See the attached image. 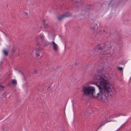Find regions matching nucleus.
Listing matches in <instances>:
<instances>
[{"label":"nucleus","mask_w":131,"mask_h":131,"mask_svg":"<svg viewBox=\"0 0 131 131\" xmlns=\"http://www.w3.org/2000/svg\"><path fill=\"white\" fill-rule=\"evenodd\" d=\"M102 70H97L98 75H95L94 77L96 79L99 80L100 84H96L99 89V92L96 95L94 94L95 89L93 86H84L82 90L84 95H91L93 97H97L102 101H106L108 97L111 96L113 94L114 90L105 75L102 74Z\"/></svg>","instance_id":"f257e3e1"},{"label":"nucleus","mask_w":131,"mask_h":131,"mask_svg":"<svg viewBox=\"0 0 131 131\" xmlns=\"http://www.w3.org/2000/svg\"><path fill=\"white\" fill-rule=\"evenodd\" d=\"M111 47V46H109L105 44H102L99 45L96 47L95 48L93 49L94 52H96V49L98 48V52L100 53H101V54H102L105 55L106 54H107V56L105 55L106 57H108L111 54V53H108L109 50H108L109 48H110Z\"/></svg>","instance_id":"f03ea898"},{"label":"nucleus","mask_w":131,"mask_h":131,"mask_svg":"<svg viewBox=\"0 0 131 131\" xmlns=\"http://www.w3.org/2000/svg\"><path fill=\"white\" fill-rule=\"evenodd\" d=\"M71 15V14L70 13H67L62 15L58 17V19L59 20H60L64 17H68Z\"/></svg>","instance_id":"7ed1b4c3"},{"label":"nucleus","mask_w":131,"mask_h":131,"mask_svg":"<svg viewBox=\"0 0 131 131\" xmlns=\"http://www.w3.org/2000/svg\"><path fill=\"white\" fill-rule=\"evenodd\" d=\"M49 44L51 45H53V49L55 51H57L58 50V46L57 44L55 43L54 41H52L51 42H50L49 43Z\"/></svg>","instance_id":"20e7f679"},{"label":"nucleus","mask_w":131,"mask_h":131,"mask_svg":"<svg viewBox=\"0 0 131 131\" xmlns=\"http://www.w3.org/2000/svg\"><path fill=\"white\" fill-rule=\"evenodd\" d=\"M108 121L107 119H105V120L103 121L101 123L100 126L98 127L97 129H99L102 126L104 125L106 123L112 121Z\"/></svg>","instance_id":"39448f33"},{"label":"nucleus","mask_w":131,"mask_h":131,"mask_svg":"<svg viewBox=\"0 0 131 131\" xmlns=\"http://www.w3.org/2000/svg\"><path fill=\"white\" fill-rule=\"evenodd\" d=\"M35 53L36 57L39 58L40 56V53L41 52V50L39 49H35Z\"/></svg>","instance_id":"423d86ee"},{"label":"nucleus","mask_w":131,"mask_h":131,"mask_svg":"<svg viewBox=\"0 0 131 131\" xmlns=\"http://www.w3.org/2000/svg\"><path fill=\"white\" fill-rule=\"evenodd\" d=\"M8 51L6 50V49H4L3 50V53L5 56L7 55L8 54Z\"/></svg>","instance_id":"0eeeda50"},{"label":"nucleus","mask_w":131,"mask_h":131,"mask_svg":"<svg viewBox=\"0 0 131 131\" xmlns=\"http://www.w3.org/2000/svg\"><path fill=\"white\" fill-rule=\"evenodd\" d=\"M12 82L14 84H17V81L16 80H12Z\"/></svg>","instance_id":"6e6552de"},{"label":"nucleus","mask_w":131,"mask_h":131,"mask_svg":"<svg viewBox=\"0 0 131 131\" xmlns=\"http://www.w3.org/2000/svg\"><path fill=\"white\" fill-rule=\"evenodd\" d=\"M44 35L42 34H41L40 35V38L41 39L43 40L44 38Z\"/></svg>","instance_id":"1a4fd4ad"},{"label":"nucleus","mask_w":131,"mask_h":131,"mask_svg":"<svg viewBox=\"0 0 131 131\" xmlns=\"http://www.w3.org/2000/svg\"><path fill=\"white\" fill-rule=\"evenodd\" d=\"M117 68L118 70L120 71H121L123 70V68L122 67H118Z\"/></svg>","instance_id":"9d476101"},{"label":"nucleus","mask_w":131,"mask_h":131,"mask_svg":"<svg viewBox=\"0 0 131 131\" xmlns=\"http://www.w3.org/2000/svg\"><path fill=\"white\" fill-rule=\"evenodd\" d=\"M4 87L3 86L0 85V90L1 91L3 90Z\"/></svg>","instance_id":"9b49d317"},{"label":"nucleus","mask_w":131,"mask_h":131,"mask_svg":"<svg viewBox=\"0 0 131 131\" xmlns=\"http://www.w3.org/2000/svg\"><path fill=\"white\" fill-rule=\"evenodd\" d=\"M90 5H86V7L88 8V9H89V7H90Z\"/></svg>","instance_id":"f8f14e48"},{"label":"nucleus","mask_w":131,"mask_h":131,"mask_svg":"<svg viewBox=\"0 0 131 131\" xmlns=\"http://www.w3.org/2000/svg\"><path fill=\"white\" fill-rule=\"evenodd\" d=\"M15 51V49L14 48H13L12 49V53H13Z\"/></svg>","instance_id":"ddd939ff"},{"label":"nucleus","mask_w":131,"mask_h":131,"mask_svg":"<svg viewBox=\"0 0 131 131\" xmlns=\"http://www.w3.org/2000/svg\"><path fill=\"white\" fill-rule=\"evenodd\" d=\"M43 24H44V25H46V24L44 23V22H45V20H43Z\"/></svg>","instance_id":"4468645a"},{"label":"nucleus","mask_w":131,"mask_h":131,"mask_svg":"<svg viewBox=\"0 0 131 131\" xmlns=\"http://www.w3.org/2000/svg\"><path fill=\"white\" fill-rule=\"evenodd\" d=\"M8 85L9 86H10V83H9L8 84Z\"/></svg>","instance_id":"2eb2a0df"},{"label":"nucleus","mask_w":131,"mask_h":131,"mask_svg":"<svg viewBox=\"0 0 131 131\" xmlns=\"http://www.w3.org/2000/svg\"><path fill=\"white\" fill-rule=\"evenodd\" d=\"M34 72H35V73H37V71H35Z\"/></svg>","instance_id":"dca6fc26"},{"label":"nucleus","mask_w":131,"mask_h":131,"mask_svg":"<svg viewBox=\"0 0 131 131\" xmlns=\"http://www.w3.org/2000/svg\"><path fill=\"white\" fill-rule=\"evenodd\" d=\"M91 52H92V51H91L90 52V53L91 54H93V53H91Z\"/></svg>","instance_id":"f3484780"},{"label":"nucleus","mask_w":131,"mask_h":131,"mask_svg":"<svg viewBox=\"0 0 131 131\" xmlns=\"http://www.w3.org/2000/svg\"><path fill=\"white\" fill-rule=\"evenodd\" d=\"M92 28L93 29H94L95 28V27H93Z\"/></svg>","instance_id":"a211bd4d"},{"label":"nucleus","mask_w":131,"mask_h":131,"mask_svg":"<svg viewBox=\"0 0 131 131\" xmlns=\"http://www.w3.org/2000/svg\"><path fill=\"white\" fill-rule=\"evenodd\" d=\"M76 2H77V3H78V2H79L78 1H77Z\"/></svg>","instance_id":"6ab92c4d"},{"label":"nucleus","mask_w":131,"mask_h":131,"mask_svg":"<svg viewBox=\"0 0 131 131\" xmlns=\"http://www.w3.org/2000/svg\"><path fill=\"white\" fill-rule=\"evenodd\" d=\"M26 15H28V14L27 13H26Z\"/></svg>","instance_id":"aec40b11"},{"label":"nucleus","mask_w":131,"mask_h":131,"mask_svg":"<svg viewBox=\"0 0 131 131\" xmlns=\"http://www.w3.org/2000/svg\"><path fill=\"white\" fill-rule=\"evenodd\" d=\"M37 45H38H38H39V43H38L37 44Z\"/></svg>","instance_id":"412c9836"},{"label":"nucleus","mask_w":131,"mask_h":131,"mask_svg":"<svg viewBox=\"0 0 131 131\" xmlns=\"http://www.w3.org/2000/svg\"><path fill=\"white\" fill-rule=\"evenodd\" d=\"M81 114H82V115H83V113H81Z\"/></svg>","instance_id":"4be33fe9"},{"label":"nucleus","mask_w":131,"mask_h":131,"mask_svg":"<svg viewBox=\"0 0 131 131\" xmlns=\"http://www.w3.org/2000/svg\"><path fill=\"white\" fill-rule=\"evenodd\" d=\"M46 27H47L46 26H45V28H46Z\"/></svg>","instance_id":"5701e85b"},{"label":"nucleus","mask_w":131,"mask_h":131,"mask_svg":"<svg viewBox=\"0 0 131 131\" xmlns=\"http://www.w3.org/2000/svg\"><path fill=\"white\" fill-rule=\"evenodd\" d=\"M103 31H104V32H105V30H104Z\"/></svg>","instance_id":"b1692460"},{"label":"nucleus","mask_w":131,"mask_h":131,"mask_svg":"<svg viewBox=\"0 0 131 131\" xmlns=\"http://www.w3.org/2000/svg\"><path fill=\"white\" fill-rule=\"evenodd\" d=\"M80 2V3H81V2Z\"/></svg>","instance_id":"393cba45"}]
</instances>
